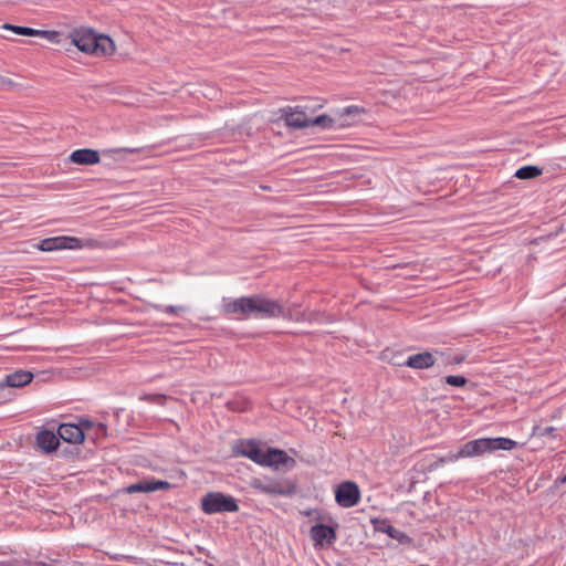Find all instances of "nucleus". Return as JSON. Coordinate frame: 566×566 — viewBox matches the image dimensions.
I'll use <instances>...</instances> for the list:
<instances>
[{
  "label": "nucleus",
  "instance_id": "20",
  "mask_svg": "<svg viewBox=\"0 0 566 566\" xmlns=\"http://www.w3.org/2000/svg\"><path fill=\"white\" fill-rule=\"evenodd\" d=\"M542 175V169L537 166H524L516 170L515 177L518 179H532Z\"/></svg>",
  "mask_w": 566,
  "mask_h": 566
},
{
  "label": "nucleus",
  "instance_id": "13",
  "mask_svg": "<svg viewBox=\"0 0 566 566\" xmlns=\"http://www.w3.org/2000/svg\"><path fill=\"white\" fill-rule=\"evenodd\" d=\"M171 488V484L167 481H140L134 484L128 485L125 491L128 494L137 493V492H155L158 490H168Z\"/></svg>",
  "mask_w": 566,
  "mask_h": 566
},
{
  "label": "nucleus",
  "instance_id": "2",
  "mask_svg": "<svg viewBox=\"0 0 566 566\" xmlns=\"http://www.w3.org/2000/svg\"><path fill=\"white\" fill-rule=\"evenodd\" d=\"M234 452L260 465L272 467L275 470H279L280 467L286 469L295 467V460L285 451L272 448L263 449L254 441H241L234 447Z\"/></svg>",
  "mask_w": 566,
  "mask_h": 566
},
{
  "label": "nucleus",
  "instance_id": "14",
  "mask_svg": "<svg viewBox=\"0 0 566 566\" xmlns=\"http://www.w3.org/2000/svg\"><path fill=\"white\" fill-rule=\"evenodd\" d=\"M374 528L377 532L386 533L391 538L402 544L411 543V538L403 532L391 526L386 520H373Z\"/></svg>",
  "mask_w": 566,
  "mask_h": 566
},
{
  "label": "nucleus",
  "instance_id": "12",
  "mask_svg": "<svg viewBox=\"0 0 566 566\" xmlns=\"http://www.w3.org/2000/svg\"><path fill=\"white\" fill-rule=\"evenodd\" d=\"M283 117L286 126L290 128L302 129L311 126V118L298 107L287 108Z\"/></svg>",
  "mask_w": 566,
  "mask_h": 566
},
{
  "label": "nucleus",
  "instance_id": "3",
  "mask_svg": "<svg viewBox=\"0 0 566 566\" xmlns=\"http://www.w3.org/2000/svg\"><path fill=\"white\" fill-rule=\"evenodd\" d=\"M67 38L74 46L85 54L111 56L116 51L115 43L109 36L96 35L90 28H75L69 33Z\"/></svg>",
  "mask_w": 566,
  "mask_h": 566
},
{
  "label": "nucleus",
  "instance_id": "4",
  "mask_svg": "<svg viewBox=\"0 0 566 566\" xmlns=\"http://www.w3.org/2000/svg\"><path fill=\"white\" fill-rule=\"evenodd\" d=\"M516 442L506 438H482L467 442L455 452L448 454L443 461L453 462L460 458L481 457L497 450H512Z\"/></svg>",
  "mask_w": 566,
  "mask_h": 566
},
{
  "label": "nucleus",
  "instance_id": "8",
  "mask_svg": "<svg viewBox=\"0 0 566 566\" xmlns=\"http://www.w3.org/2000/svg\"><path fill=\"white\" fill-rule=\"evenodd\" d=\"M38 250L43 252H52L57 250H76L94 247L93 240H80L75 237H54L41 240L35 245Z\"/></svg>",
  "mask_w": 566,
  "mask_h": 566
},
{
  "label": "nucleus",
  "instance_id": "22",
  "mask_svg": "<svg viewBox=\"0 0 566 566\" xmlns=\"http://www.w3.org/2000/svg\"><path fill=\"white\" fill-rule=\"evenodd\" d=\"M446 382L450 386L463 387L468 384V379L463 376H447Z\"/></svg>",
  "mask_w": 566,
  "mask_h": 566
},
{
  "label": "nucleus",
  "instance_id": "19",
  "mask_svg": "<svg viewBox=\"0 0 566 566\" xmlns=\"http://www.w3.org/2000/svg\"><path fill=\"white\" fill-rule=\"evenodd\" d=\"M59 438L54 432L50 430L41 431L36 437V442L40 449L45 452L54 451L59 446Z\"/></svg>",
  "mask_w": 566,
  "mask_h": 566
},
{
  "label": "nucleus",
  "instance_id": "7",
  "mask_svg": "<svg viewBox=\"0 0 566 566\" xmlns=\"http://www.w3.org/2000/svg\"><path fill=\"white\" fill-rule=\"evenodd\" d=\"M363 113V108L358 106H349L338 113L335 117L329 115H319L314 119L311 118V126H321L324 128H331L335 125H338L339 127L350 126Z\"/></svg>",
  "mask_w": 566,
  "mask_h": 566
},
{
  "label": "nucleus",
  "instance_id": "17",
  "mask_svg": "<svg viewBox=\"0 0 566 566\" xmlns=\"http://www.w3.org/2000/svg\"><path fill=\"white\" fill-rule=\"evenodd\" d=\"M33 379V375L30 371L25 370H17L13 374L8 375L2 382H0V387H23L30 384Z\"/></svg>",
  "mask_w": 566,
  "mask_h": 566
},
{
  "label": "nucleus",
  "instance_id": "1",
  "mask_svg": "<svg viewBox=\"0 0 566 566\" xmlns=\"http://www.w3.org/2000/svg\"><path fill=\"white\" fill-rule=\"evenodd\" d=\"M221 311L224 314H240L245 318L251 316L258 318H292L291 312L277 300L262 294L224 301Z\"/></svg>",
  "mask_w": 566,
  "mask_h": 566
},
{
  "label": "nucleus",
  "instance_id": "21",
  "mask_svg": "<svg viewBox=\"0 0 566 566\" xmlns=\"http://www.w3.org/2000/svg\"><path fill=\"white\" fill-rule=\"evenodd\" d=\"M319 316L321 313L318 311L308 310L301 313L296 321L300 323L319 322Z\"/></svg>",
  "mask_w": 566,
  "mask_h": 566
},
{
  "label": "nucleus",
  "instance_id": "10",
  "mask_svg": "<svg viewBox=\"0 0 566 566\" xmlns=\"http://www.w3.org/2000/svg\"><path fill=\"white\" fill-rule=\"evenodd\" d=\"M6 30H10L15 34L23 36H39L45 39L48 42L52 44L61 43V33L55 30H36L28 27H20L13 24H3L2 27Z\"/></svg>",
  "mask_w": 566,
  "mask_h": 566
},
{
  "label": "nucleus",
  "instance_id": "18",
  "mask_svg": "<svg viewBox=\"0 0 566 566\" xmlns=\"http://www.w3.org/2000/svg\"><path fill=\"white\" fill-rule=\"evenodd\" d=\"M406 365L415 369H424L434 365V357L430 352H423L410 356Z\"/></svg>",
  "mask_w": 566,
  "mask_h": 566
},
{
  "label": "nucleus",
  "instance_id": "24",
  "mask_svg": "<svg viewBox=\"0 0 566 566\" xmlns=\"http://www.w3.org/2000/svg\"><path fill=\"white\" fill-rule=\"evenodd\" d=\"M18 83L7 76L0 75V88H11L14 87Z\"/></svg>",
  "mask_w": 566,
  "mask_h": 566
},
{
  "label": "nucleus",
  "instance_id": "15",
  "mask_svg": "<svg viewBox=\"0 0 566 566\" xmlns=\"http://www.w3.org/2000/svg\"><path fill=\"white\" fill-rule=\"evenodd\" d=\"M59 437L69 443H80L85 439L81 427L72 423H64L59 427Z\"/></svg>",
  "mask_w": 566,
  "mask_h": 566
},
{
  "label": "nucleus",
  "instance_id": "25",
  "mask_svg": "<svg viewBox=\"0 0 566 566\" xmlns=\"http://www.w3.org/2000/svg\"><path fill=\"white\" fill-rule=\"evenodd\" d=\"M559 482L563 483V484L566 483V474L560 478Z\"/></svg>",
  "mask_w": 566,
  "mask_h": 566
},
{
  "label": "nucleus",
  "instance_id": "26",
  "mask_svg": "<svg viewBox=\"0 0 566 566\" xmlns=\"http://www.w3.org/2000/svg\"><path fill=\"white\" fill-rule=\"evenodd\" d=\"M208 566H213V565L209 564Z\"/></svg>",
  "mask_w": 566,
  "mask_h": 566
},
{
  "label": "nucleus",
  "instance_id": "5",
  "mask_svg": "<svg viewBox=\"0 0 566 566\" xmlns=\"http://www.w3.org/2000/svg\"><path fill=\"white\" fill-rule=\"evenodd\" d=\"M250 486L268 495L290 496L296 493V484L291 480H271L268 478H254Z\"/></svg>",
  "mask_w": 566,
  "mask_h": 566
},
{
  "label": "nucleus",
  "instance_id": "23",
  "mask_svg": "<svg viewBox=\"0 0 566 566\" xmlns=\"http://www.w3.org/2000/svg\"><path fill=\"white\" fill-rule=\"evenodd\" d=\"M160 311L165 312V313H169V314H180L185 311H187V306L184 305V304H178V305H171V306H167L165 308H161Z\"/></svg>",
  "mask_w": 566,
  "mask_h": 566
},
{
  "label": "nucleus",
  "instance_id": "6",
  "mask_svg": "<svg viewBox=\"0 0 566 566\" xmlns=\"http://www.w3.org/2000/svg\"><path fill=\"white\" fill-rule=\"evenodd\" d=\"M201 510L206 514L233 513L239 511L234 497L221 492H209L201 499Z\"/></svg>",
  "mask_w": 566,
  "mask_h": 566
},
{
  "label": "nucleus",
  "instance_id": "11",
  "mask_svg": "<svg viewBox=\"0 0 566 566\" xmlns=\"http://www.w3.org/2000/svg\"><path fill=\"white\" fill-rule=\"evenodd\" d=\"M311 538L314 542L315 547L323 548L326 545H331L336 538V531L325 524H316L311 527Z\"/></svg>",
  "mask_w": 566,
  "mask_h": 566
},
{
  "label": "nucleus",
  "instance_id": "16",
  "mask_svg": "<svg viewBox=\"0 0 566 566\" xmlns=\"http://www.w3.org/2000/svg\"><path fill=\"white\" fill-rule=\"evenodd\" d=\"M70 160L76 165H96L101 157L97 150L84 148L73 151L70 155Z\"/></svg>",
  "mask_w": 566,
  "mask_h": 566
},
{
  "label": "nucleus",
  "instance_id": "9",
  "mask_svg": "<svg viewBox=\"0 0 566 566\" xmlns=\"http://www.w3.org/2000/svg\"><path fill=\"white\" fill-rule=\"evenodd\" d=\"M360 492L356 483L346 481L335 491V500L343 507H352L358 503Z\"/></svg>",
  "mask_w": 566,
  "mask_h": 566
}]
</instances>
